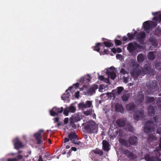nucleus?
<instances>
[{
	"instance_id": "1",
	"label": "nucleus",
	"mask_w": 161,
	"mask_h": 161,
	"mask_svg": "<svg viewBox=\"0 0 161 161\" xmlns=\"http://www.w3.org/2000/svg\"><path fill=\"white\" fill-rule=\"evenodd\" d=\"M84 128L85 131L89 134L97 133L98 125L94 121H92L86 124Z\"/></svg>"
},
{
	"instance_id": "2",
	"label": "nucleus",
	"mask_w": 161,
	"mask_h": 161,
	"mask_svg": "<svg viewBox=\"0 0 161 161\" xmlns=\"http://www.w3.org/2000/svg\"><path fill=\"white\" fill-rule=\"evenodd\" d=\"M68 138L65 137L64 139V142L65 143L70 140L72 143L78 145L82 146V143L78 141V136L75 132H71L68 134Z\"/></svg>"
},
{
	"instance_id": "3",
	"label": "nucleus",
	"mask_w": 161,
	"mask_h": 161,
	"mask_svg": "<svg viewBox=\"0 0 161 161\" xmlns=\"http://www.w3.org/2000/svg\"><path fill=\"white\" fill-rule=\"evenodd\" d=\"M155 124L151 120H148L145 124L144 130L145 133H149L153 131L154 130Z\"/></svg>"
},
{
	"instance_id": "4",
	"label": "nucleus",
	"mask_w": 161,
	"mask_h": 161,
	"mask_svg": "<svg viewBox=\"0 0 161 161\" xmlns=\"http://www.w3.org/2000/svg\"><path fill=\"white\" fill-rule=\"evenodd\" d=\"M140 69L142 75H153L154 72V70L152 69V67L148 64H145Z\"/></svg>"
},
{
	"instance_id": "5",
	"label": "nucleus",
	"mask_w": 161,
	"mask_h": 161,
	"mask_svg": "<svg viewBox=\"0 0 161 161\" xmlns=\"http://www.w3.org/2000/svg\"><path fill=\"white\" fill-rule=\"evenodd\" d=\"M158 86L157 81L155 80L152 81L150 82L149 84H147V87L148 89L147 93L148 94H150L152 93L154 91L153 90Z\"/></svg>"
},
{
	"instance_id": "6",
	"label": "nucleus",
	"mask_w": 161,
	"mask_h": 161,
	"mask_svg": "<svg viewBox=\"0 0 161 161\" xmlns=\"http://www.w3.org/2000/svg\"><path fill=\"white\" fill-rule=\"evenodd\" d=\"M80 119H81L78 114H75L72 115L70 119L69 124L70 126L73 128H75L76 125L75 123L80 121Z\"/></svg>"
},
{
	"instance_id": "7",
	"label": "nucleus",
	"mask_w": 161,
	"mask_h": 161,
	"mask_svg": "<svg viewBox=\"0 0 161 161\" xmlns=\"http://www.w3.org/2000/svg\"><path fill=\"white\" fill-rule=\"evenodd\" d=\"M64 108L61 107L60 108L55 107H53L50 111V114L51 116H58L59 114L61 113L63 111Z\"/></svg>"
},
{
	"instance_id": "8",
	"label": "nucleus",
	"mask_w": 161,
	"mask_h": 161,
	"mask_svg": "<svg viewBox=\"0 0 161 161\" xmlns=\"http://www.w3.org/2000/svg\"><path fill=\"white\" fill-rule=\"evenodd\" d=\"M133 117L134 119L137 121L140 119H142L145 117L144 111L142 110L136 111L134 114Z\"/></svg>"
},
{
	"instance_id": "9",
	"label": "nucleus",
	"mask_w": 161,
	"mask_h": 161,
	"mask_svg": "<svg viewBox=\"0 0 161 161\" xmlns=\"http://www.w3.org/2000/svg\"><path fill=\"white\" fill-rule=\"evenodd\" d=\"M78 106L79 108L81 109L90 108L92 106V102L91 101H87L85 103L84 102L79 103Z\"/></svg>"
},
{
	"instance_id": "10",
	"label": "nucleus",
	"mask_w": 161,
	"mask_h": 161,
	"mask_svg": "<svg viewBox=\"0 0 161 161\" xmlns=\"http://www.w3.org/2000/svg\"><path fill=\"white\" fill-rule=\"evenodd\" d=\"M122 153L123 154H125L130 160H134L136 158V157L133 152H130L128 149H123L122 150Z\"/></svg>"
},
{
	"instance_id": "11",
	"label": "nucleus",
	"mask_w": 161,
	"mask_h": 161,
	"mask_svg": "<svg viewBox=\"0 0 161 161\" xmlns=\"http://www.w3.org/2000/svg\"><path fill=\"white\" fill-rule=\"evenodd\" d=\"M44 132V130H40L39 132L34 134V136L37 141V144H40L42 143V141L41 140L42 134Z\"/></svg>"
},
{
	"instance_id": "12",
	"label": "nucleus",
	"mask_w": 161,
	"mask_h": 161,
	"mask_svg": "<svg viewBox=\"0 0 161 161\" xmlns=\"http://www.w3.org/2000/svg\"><path fill=\"white\" fill-rule=\"evenodd\" d=\"M144 98V95L142 91L140 92L135 98L136 103L138 104H141L143 101Z\"/></svg>"
},
{
	"instance_id": "13",
	"label": "nucleus",
	"mask_w": 161,
	"mask_h": 161,
	"mask_svg": "<svg viewBox=\"0 0 161 161\" xmlns=\"http://www.w3.org/2000/svg\"><path fill=\"white\" fill-rule=\"evenodd\" d=\"M119 132L118 129L115 128L113 129L110 128L108 134L110 138H114L117 135Z\"/></svg>"
},
{
	"instance_id": "14",
	"label": "nucleus",
	"mask_w": 161,
	"mask_h": 161,
	"mask_svg": "<svg viewBox=\"0 0 161 161\" xmlns=\"http://www.w3.org/2000/svg\"><path fill=\"white\" fill-rule=\"evenodd\" d=\"M113 68L114 69L113 67H110L107 70L106 72V74L108 77H110L112 80H114L116 76V73L113 71Z\"/></svg>"
},
{
	"instance_id": "15",
	"label": "nucleus",
	"mask_w": 161,
	"mask_h": 161,
	"mask_svg": "<svg viewBox=\"0 0 161 161\" xmlns=\"http://www.w3.org/2000/svg\"><path fill=\"white\" fill-rule=\"evenodd\" d=\"M14 148L16 150L24 147L22 142L18 138H16L15 139L14 141Z\"/></svg>"
},
{
	"instance_id": "16",
	"label": "nucleus",
	"mask_w": 161,
	"mask_h": 161,
	"mask_svg": "<svg viewBox=\"0 0 161 161\" xmlns=\"http://www.w3.org/2000/svg\"><path fill=\"white\" fill-rule=\"evenodd\" d=\"M136 108V105L134 103H130L125 106L126 109L128 111L133 112Z\"/></svg>"
},
{
	"instance_id": "17",
	"label": "nucleus",
	"mask_w": 161,
	"mask_h": 161,
	"mask_svg": "<svg viewBox=\"0 0 161 161\" xmlns=\"http://www.w3.org/2000/svg\"><path fill=\"white\" fill-rule=\"evenodd\" d=\"M102 148L103 151L108 152L110 150V145L109 142L106 140L102 141Z\"/></svg>"
},
{
	"instance_id": "18",
	"label": "nucleus",
	"mask_w": 161,
	"mask_h": 161,
	"mask_svg": "<svg viewBox=\"0 0 161 161\" xmlns=\"http://www.w3.org/2000/svg\"><path fill=\"white\" fill-rule=\"evenodd\" d=\"M130 74L134 78L137 79L140 75L142 74V71L141 69L137 70L134 69L131 72Z\"/></svg>"
},
{
	"instance_id": "19",
	"label": "nucleus",
	"mask_w": 161,
	"mask_h": 161,
	"mask_svg": "<svg viewBox=\"0 0 161 161\" xmlns=\"http://www.w3.org/2000/svg\"><path fill=\"white\" fill-rule=\"evenodd\" d=\"M126 120L125 119H119L116 121L117 125L120 127H123L126 124Z\"/></svg>"
},
{
	"instance_id": "20",
	"label": "nucleus",
	"mask_w": 161,
	"mask_h": 161,
	"mask_svg": "<svg viewBox=\"0 0 161 161\" xmlns=\"http://www.w3.org/2000/svg\"><path fill=\"white\" fill-rule=\"evenodd\" d=\"M158 156H150L149 154H147L144 156V158L146 161H157Z\"/></svg>"
},
{
	"instance_id": "21",
	"label": "nucleus",
	"mask_w": 161,
	"mask_h": 161,
	"mask_svg": "<svg viewBox=\"0 0 161 161\" xmlns=\"http://www.w3.org/2000/svg\"><path fill=\"white\" fill-rule=\"evenodd\" d=\"M129 64L132 68H137L139 66V64L136 63L135 59L132 58L130 60Z\"/></svg>"
},
{
	"instance_id": "22",
	"label": "nucleus",
	"mask_w": 161,
	"mask_h": 161,
	"mask_svg": "<svg viewBox=\"0 0 161 161\" xmlns=\"http://www.w3.org/2000/svg\"><path fill=\"white\" fill-rule=\"evenodd\" d=\"M143 29L147 33H149L150 32L151 25L149 23V21H146L143 23Z\"/></svg>"
},
{
	"instance_id": "23",
	"label": "nucleus",
	"mask_w": 161,
	"mask_h": 161,
	"mask_svg": "<svg viewBox=\"0 0 161 161\" xmlns=\"http://www.w3.org/2000/svg\"><path fill=\"white\" fill-rule=\"evenodd\" d=\"M137 138L135 136H130L129 138V143L131 145H134L137 142Z\"/></svg>"
},
{
	"instance_id": "24",
	"label": "nucleus",
	"mask_w": 161,
	"mask_h": 161,
	"mask_svg": "<svg viewBox=\"0 0 161 161\" xmlns=\"http://www.w3.org/2000/svg\"><path fill=\"white\" fill-rule=\"evenodd\" d=\"M115 109L116 111L121 113H123L124 112V108L121 104L118 103L116 104Z\"/></svg>"
},
{
	"instance_id": "25",
	"label": "nucleus",
	"mask_w": 161,
	"mask_h": 161,
	"mask_svg": "<svg viewBox=\"0 0 161 161\" xmlns=\"http://www.w3.org/2000/svg\"><path fill=\"white\" fill-rule=\"evenodd\" d=\"M155 110L153 106L149 105L148 106V114L150 116H153L155 113Z\"/></svg>"
},
{
	"instance_id": "26",
	"label": "nucleus",
	"mask_w": 161,
	"mask_h": 161,
	"mask_svg": "<svg viewBox=\"0 0 161 161\" xmlns=\"http://www.w3.org/2000/svg\"><path fill=\"white\" fill-rule=\"evenodd\" d=\"M98 88V86L96 84L93 85L88 91L87 93L90 95H92L93 93H95V90Z\"/></svg>"
},
{
	"instance_id": "27",
	"label": "nucleus",
	"mask_w": 161,
	"mask_h": 161,
	"mask_svg": "<svg viewBox=\"0 0 161 161\" xmlns=\"http://www.w3.org/2000/svg\"><path fill=\"white\" fill-rule=\"evenodd\" d=\"M136 36L137 38L140 41H142V42L143 41V39L146 37V34L144 32L137 33H136Z\"/></svg>"
},
{
	"instance_id": "28",
	"label": "nucleus",
	"mask_w": 161,
	"mask_h": 161,
	"mask_svg": "<svg viewBox=\"0 0 161 161\" xmlns=\"http://www.w3.org/2000/svg\"><path fill=\"white\" fill-rule=\"evenodd\" d=\"M127 49L129 52H133L136 50V48L133 43L130 42L128 45Z\"/></svg>"
},
{
	"instance_id": "29",
	"label": "nucleus",
	"mask_w": 161,
	"mask_h": 161,
	"mask_svg": "<svg viewBox=\"0 0 161 161\" xmlns=\"http://www.w3.org/2000/svg\"><path fill=\"white\" fill-rule=\"evenodd\" d=\"M103 45L102 43L98 42L96 43L95 46L93 47V50L97 52H99L100 50V47H103Z\"/></svg>"
},
{
	"instance_id": "30",
	"label": "nucleus",
	"mask_w": 161,
	"mask_h": 161,
	"mask_svg": "<svg viewBox=\"0 0 161 161\" xmlns=\"http://www.w3.org/2000/svg\"><path fill=\"white\" fill-rule=\"evenodd\" d=\"M137 59L138 62L139 63H143L145 60L144 56L142 53L139 54L137 55Z\"/></svg>"
},
{
	"instance_id": "31",
	"label": "nucleus",
	"mask_w": 161,
	"mask_h": 161,
	"mask_svg": "<svg viewBox=\"0 0 161 161\" xmlns=\"http://www.w3.org/2000/svg\"><path fill=\"white\" fill-rule=\"evenodd\" d=\"M154 98L153 97L146 96V97L145 103L146 104H148L154 102Z\"/></svg>"
},
{
	"instance_id": "32",
	"label": "nucleus",
	"mask_w": 161,
	"mask_h": 161,
	"mask_svg": "<svg viewBox=\"0 0 161 161\" xmlns=\"http://www.w3.org/2000/svg\"><path fill=\"white\" fill-rule=\"evenodd\" d=\"M130 96L129 93L124 94L121 97L123 101L126 102L128 100Z\"/></svg>"
},
{
	"instance_id": "33",
	"label": "nucleus",
	"mask_w": 161,
	"mask_h": 161,
	"mask_svg": "<svg viewBox=\"0 0 161 161\" xmlns=\"http://www.w3.org/2000/svg\"><path fill=\"white\" fill-rule=\"evenodd\" d=\"M154 34L157 36H160L161 35V29L159 27H158L154 31Z\"/></svg>"
},
{
	"instance_id": "34",
	"label": "nucleus",
	"mask_w": 161,
	"mask_h": 161,
	"mask_svg": "<svg viewBox=\"0 0 161 161\" xmlns=\"http://www.w3.org/2000/svg\"><path fill=\"white\" fill-rule=\"evenodd\" d=\"M66 93L64 94L61 96V99L65 101L66 100L69 98L70 96V95L69 92H67Z\"/></svg>"
},
{
	"instance_id": "35",
	"label": "nucleus",
	"mask_w": 161,
	"mask_h": 161,
	"mask_svg": "<svg viewBox=\"0 0 161 161\" xmlns=\"http://www.w3.org/2000/svg\"><path fill=\"white\" fill-rule=\"evenodd\" d=\"M148 58L149 60H153L155 59V57L153 51H151L149 53L148 55Z\"/></svg>"
},
{
	"instance_id": "36",
	"label": "nucleus",
	"mask_w": 161,
	"mask_h": 161,
	"mask_svg": "<svg viewBox=\"0 0 161 161\" xmlns=\"http://www.w3.org/2000/svg\"><path fill=\"white\" fill-rule=\"evenodd\" d=\"M126 129L132 132H133L134 131V128L130 123H127L126 125Z\"/></svg>"
},
{
	"instance_id": "37",
	"label": "nucleus",
	"mask_w": 161,
	"mask_h": 161,
	"mask_svg": "<svg viewBox=\"0 0 161 161\" xmlns=\"http://www.w3.org/2000/svg\"><path fill=\"white\" fill-rule=\"evenodd\" d=\"M137 33L136 31H135L134 34H131L130 33L127 34V36L128 37V39L129 40H132L134 38V36Z\"/></svg>"
},
{
	"instance_id": "38",
	"label": "nucleus",
	"mask_w": 161,
	"mask_h": 161,
	"mask_svg": "<svg viewBox=\"0 0 161 161\" xmlns=\"http://www.w3.org/2000/svg\"><path fill=\"white\" fill-rule=\"evenodd\" d=\"M120 142L121 144L122 145H123L124 146L128 147H129V145H128V143L127 142V141L123 139H121L120 141Z\"/></svg>"
},
{
	"instance_id": "39",
	"label": "nucleus",
	"mask_w": 161,
	"mask_h": 161,
	"mask_svg": "<svg viewBox=\"0 0 161 161\" xmlns=\"http://www.w3.org/2000/svg\"><path fill=\"white\" fill-rule=\"evenodd\" d=\"M147 139L149 141L152 140H156V137L152 134H149L148 135Z\"/></svg>"
},
{
	"instance_id": "40",
	"label": "nucleus",
	"mask_w": 161,
	"mask_h": 161,
	"mask_svg": "<svg viewBox=\"0 0 161 161\" xmlns=\"http://www.w3.org/2000/svg\"><path fill=\"white\" fill-rule=\"evenodd\" d=\"M103 44V45H104L105 47H113L114 46L113 43L108 42H104Z\"/></svg>"
},
{
	"instance_id": "41",
	"label": "nucleus",
	"mask_w": 161,
	"mask_h": 161,
	"mask_svg": "<svg viewBox=\"0 0 161 161\" xmlns=\"http://www.w3.org/2000/svg\"><path fill=\"white\" fill-rule=\"evenodd\" d=\"M94 153L99 155L100 156H102L103 154V152L102 150L97 149L93 151Z\"/></svg>"
},
{
	"instance_id": "42",
	"label": "nucleus",
	"mask_w": 161,
	"mask_h": 161,
	"mask_svg": "<svg viewBox=\"0 0 161 161\" xmlns=\"http://www.w3.org/2000/svg\"><path fill=\"white\" fill-rule=\"evenodd\" d=\"M152 14L153 15L158 16L159 21H161V12H155L154 13L153 12Z\"/></svg>"
},
{
	"instance_id": "43",
	"label": "nucleus",
	"mask_w": 161,
	"mask_h": 161,
	"mask_svg": "<svg viewBox=\"0 0 161 161\" xmlns=\"http://www.w3.org/2000/svg\"><path fill=\"white\" fill-rule=\"evenodd\" d=\"M155 67L159 71L161 70V62L157 63L155 64Z\"/></svg>"
},
{
	"instance_id": "44",
	"label": "nucleus",
	"mask_w": 161,
	"mask_h": 161,
	"mask_svg": "<svg viewBox=\"0 0 161 161\" xmlns=\"http://www.w3.org/2000/svg\"><path fill=\"white\" fill-rule=\"evenodd\" d=\"M117 93L118 94H119L123 91L124 88L122 86H119L117 88Z\"/></svg>"
},
{
	"instance_id": "45",
	"label": "nucleus",
	"mask_w": 161,
	"mask_h": 161,
	"mask_svg": "<svg viewBox=\"0 0 161 161\" xmlns=\"http://www.w3.org/2000/svg\"><path fill=\"white\" fill-rule=\"evenodd\" d=\"M84 114L86 115H91L92 114V109H89L84 112Z\"/></svg>"
},
{
	"instance_id": "46",
	"label": "nucleus",
	"mask_w": 161,
	"mask_h": 161,
	"mask_svg": "<svg viewBox=\"0 0 161 161\" xmlns=\"http://www.w3.org/2000/svg\"><path fill=\"white\" fill-rule=\"evenodd\" d=\"M69 108V112H71L74 113L76 110V108L75 107L73 106H70L69 108Z\"/></svg>"
},
{
	"instance_id": "47",
	"label": "nucleus",
	"mask_w": 161,
	"mask_h": 161,
	"mask_svg": "<svg viewBox=\"0 0 161 161\" xmlns=\"http://www.w3.org/2000/svg\"><path fill=\"white\" fill-rule=\"evenodd\" d=\"M157 105L161 108V97L159 98L156 103Z\"/></svg>"
},
{
	"instance_id": "48",
	"label": "nucleus",
	"mask_w": 161,
	"mask_h": 161,
	"mask_svg": "<svg viewBox=\"0 0 161 161\" xmlns=\"http://www.w3.org/2000/svg\"><path fill=\"white\" fill-rule=\"evenodd\" d=\"M64 114L66 116H67L68 115L69 112V108H66L64 109Z\"/></svg>"
},
{
	"instance_id": "49",
	"label": "nucleus",
	"mask_w": 161,
	"mask_h": 161,
	"mask_svg": "<svg viewBox=\"0 0 161 161\" xmlns=\"http://www.w3.org/2000/svg\"><path fill=\"white\" fill-rule=\"evenodd\" d=\"M120 72L123 75H125L128 73L127 71L124 68H122L121 69Z\"/></svg>"
},
{
	"instance_id": "50",
	"label": "nucleus",
	"mask_w": 161,
	"mask_h": 161,
	"mask_svg": "<svg viewBox=\"0 0 161 161\" xmlns=\"http://www.w3.org/2000/svg\"><path fill=\"white\" fill-rule=\"evenodd\" d=\"M115 44L117 46H119L121 44V42L119 40H116L115 41Z\"/></svg>"
},
{
	"instance_id": "51",
	"label": "nucleus",
	"mask_w": 161,
	"mask_h": 161,
	"mask_svg": "<svg viewBox=\"0 0 161 161\" xmlns=\"http://www.w3.org/2000/svg\"><path fill=\"white\" fill-rule=\"evenodd\" d=\"M157 25V23L156 22H153V21H151V26H152L154 27H156Z\"/></svg>"
},
{
	"instance_id": "52",
	"label": "nucleus",
	"mask_w": 161,
	"mask_h": 161,
	"mask_svg": "<svg viewBox=\"0 0 161 161\" xmlns=\"http://www.w3.org/2000/svg\"><path fill=\"white\" fill-rule=\"evenodd\" d=\"M153 22H156L157 23V22L159 21L158 16H154L153 18Z\"/></svg>"
},
{
	"instance_id": "53",
	"label": "nucleus",
	"mask_w": 161,
	"mask_h": 161,
	"mask_svg": "<svg viewBox=\"0 0 161 161\" xmlns=\"http://www.w3.org/2000/svg\"><path fill=\"white\" fill-rule=\"evenodd\" d=\"M156 41L155 39L153 36L151 37L149 39V42H153Z\"/></svg>"
},
{
	"instance_id": "54",
	"label": "nucleus",
	"mask_w": 161,
	"mask_h": 161,
	"mask_svg": "<svg viewBox=\"0 0 161 161\" xmlns=\"http://www.w3.org/2000/svg\"><path fill=\"white\" fill-rule=\"evenodd\" d=\"M123 82L125 83H127L128 82V78L127 77H126L125 76L123 77Z\"/></svg>"
},
{
	"instance_id": "55",
	"label": "nucleus",
	"mask_w": 161,
	"mask_h": 161,
	"mask_svg": "<svg viewBox=\"0 0 161 161\" xmlns=\"http://www.w3.org/2000/svg\"><path fill=\"white\" fill-rule=\"evenodd\" d=\"M22 156L21 155H18L17 157L15 158L17 159V161L21 159L22 158Z\"/></svg>"
},
{
	"instance_id": "56",
	"label": "nucleus",
	"mask_w": 161,
	"mask_h": 161,
	"mask_svg": "<svg viewBox=\"0 0 161 161\" xmlns=\"http://www.w3.org/2000/svg\"><path fill=\"white\" fill-rule=\"evenodd\" d=\"M79 94H80V92L79 91H77V92H76L75 94V97L78 99L79 98Z\"/></svg>"
},
{
	"instance_id": "57",
	"label": "nucleus",
	"mask_w": 161,
	"mask_h": 161,
	"mask_svg": "<svg viewBox=\"0 0 161 161\" xmlns=\"http://www.w3.org/2000/svg\"><path fill=\"white\" fill-rule=\"evenodd\" d=\"M109 53V51L108 49H104L102 54L103 55H104L105 54H108Z\"/></svg>"
},
{
	"instance_id": "58",
	"label": "nucleus",
	"mask_w": 161,
	"mask_h": 161,
	"mask_svg": "<svg viewBox=\"0 0 161 161\" xmlns=\"http://www.w3.org/2000/svg\"><path fill=\"white\" fill-rule=\"evenodd\" d=\"M47 134H46V133L44 132L43 133V140L45 141L47 139Z\"/></svg>"
},
{
	"instance_id": "59",
	"label": "nucleus",
	"mask_w": 161,
	"mask_h": 161,
	"mask_svg": "<svg viewBox=\"0 0 161 161\" xmlns=\"http://www.w3.org/2000/svg\"><path fill=\"white\" fill-rule=\"evenodd\" d=\"M98 78L101 80H104L105 78L103 75H99L98 76Z\"/></svg>"
},
{
	"instance_id": "60",
	"label": "nucleus",
	"mask_w": 161,
	"mask_h": 161,
	"mask_svg": "<svg viewBox=\"0 0 161 161\" xmlns=\"http://www.w3.org/2000/svg\"><path fill=\"white\" fill-rule=\"evenodd\" d=\"M157 132L161 135V127H158V128Z\"/></svg>"
},
{
	"instance_id": "61",
	"label": "nucleus",
	"mask_w": 161,
	"mask_h": 161,
	"mask_svg": "<svg viewBox=\"0 0 161 161\" xmlns=\"http://www.w3.org/2000/svg\"><path fill=\"white\" fill-rule=\"evenodd\" d=\"M69 121V119L68 118H64V121L65 124H67Z\"/></svg>"
},
{
	"instance_id": "62",
	"label": "nucleus",
	"mask_w": 161,
	"mask_h": 161,
	"mask_svg": "<svg viewBox=\"0 0 161 161\" xmlns=\"http://www.w3.org/2000/svg\"><path fill=\"white\" fill-rule=\"evenodd\" d=\"M59 120V118L58 117H56L54 118V122L57 123L58 122Z\"/></svg>"
},
{
	"instance_id": "63",
	"label": "nucleus",
	"mask_w": 161,
	"mask_h": 161,
	"mask_svg": "<svg viewBox=\"0 0 161 161\" xmlns=\"http://www.w3.org/2000/svg\"><path fill=\"white\" fill-rule=\"evenodd\" d=\"M116 57L117 59H120L121 58L122 55L120 54H117L116 55Z\"/></svg>"
},
{
	"instance_id": "64",
	"label": "nucleus",
	"mask_w": 161,
	"mask_h": 161,
	"mask_svg": "<svg viewBox=\"0 0 161 161\" xmlns=\"http://www.w3.org/2000/svg\"><path fill=\"white\" fill-rule=\"evenodd\" d=\"M8 161H17V159L14 158L12 159H8Z\"/></svg>"
}]
</instances>
